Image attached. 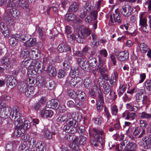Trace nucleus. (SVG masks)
I'll return each instance as SVG.
<instances>
[{
	"mask_svg": "<svg viewBox=\"0 0 151 151\" xmlns=\"http://www.w3.org/2000/svg\"><path fill=\"white\" fill-rule=\"evenodd\" d=\"M77 126L78 123L76 120L68 117V119L66 120V125L63 127V129L66 132L74 133L76 132Z\"/></svg>",
	"mask_w": 151,
	"mask_h": 151,
	"instance_id": "1",
	"label": "nucleus"
},
{
	"mask_svg": "<svg viewBox=\"0 0 151 151\" xmlns=\"http://www.w3.org/2000/svg\"><path fill=\"white\" fill-rule=\"evenodd\" d=\"M86 138L84 136H80L79 138L75 136L72 141V143L68 145L69 147L74 150H77L78 149L79 145H83L86 142Z\"/></svg>",
	"mask_w": 151,
	"mask_h": 151,
	"instance_id": "2",
	"label": "nucleus"
},
{
	"mask_svg": "<svg viewBox=\"0 0 151 151\" xmlns=\"http://www.w3.org/2000/svg\"><path fill=\"white\" fill-rule=\"evenodd\" d=\"M42 64L41 63L35 60L28 68L27 74L32 76H35L39 70H41Z\"/></svg>",
	"mask_w": 151,
	"mask_h": 151,
	"instance_id": "3",
	"label": "nucleus"
},
{
	"mask_svg": "<svg viewBox=\"0 0 151 151\" xmlns=\"http://www.w3.org/2000/svg\"><path fill=\"white\" fill-rule=\"evenodd\" d=\"M13 111L10 113L11 118L15 121V125L17 127L19 124L23 122V121L20 117L19 109L17 106H14L13 108Z\"/></svg>",
	"mask_w": 151,
	"mask_h": 151,
	"instance_id": "4",
	"label": "nucleus"
},
{
	"mask_svg": "<svg viewBox=\"0 0 151 151\" xmlns=\"http://www.w3.org/2000/svg\"><path fill=\"white\" fill-rule=\"evenodd\" d=\"M36 83L40 86H45L48 88L50 90L53 89L55 86L54 82L52 81H49V82H45L44 81L43 78L41 76H38L36 80Z\"/></svg>",
	"mask_w": 151,
	"mask_h": 151,
	"instance_id": "5",
	"label": "nucleus"
},
{
	"mask_svg": "<svg viewBox=\"0 0 151 151\" xmlns=\"http://www.w3.org/2000/svg\"><path fill=\"white\" fill-rule=\"evenodd\" d=\"M137 93L135 96V99L137 102H139L141 101L142 104L146 103L147 101V96L143 95L144 90L143 89L137 88L136 90Z\"/></svg>",
	"mask_w": 151,
	"mask_h": 151,
	"instance_id": "6",
	"label": "nucleus"
},
{
	"mask_svg": "<svg viewBox=\"0 0 151 151\" xmlns=\"http://www.w3.org/2000/svg\"><path fill=\"white\" fill-rule=\"evenodd\" d=\"M139 26L140 27L139 28V29L142 32L147 33L148 30L146 28L147 19L144 16V13H140L139 14Z\"/></svg>",
	"mask_w": 151,
	"mask_h": 151,
	"instance_id": "7",
	"label": "nucleus"
},
{
	"mask_svg": "<svg viewBox=\"0 0 151 151\" xmlns=\"http://www.w3.org/2000/svg\"><path fill=\"white\" fill-rule=\"evenodd\" d=\"M110 21L112 24H114V21L120 24L122 23V19L121 15L118 9H116L114 12L112 14H111L110 16Z\"/></svg>",
	"mask_w": 151,
	"mask_h": 151,
	"instance_id": "8",
	"label": "nucleus"
},
{
	"mask_svg": "<svg viewBox=\"0 0 151 151\" xmlns=\"http://www.w3.org/2000/svg\"><path fill=\"white\" fill-rule=\"evenodd\" d=\"M93 130L94 132L93 133V136L96 140H92L91 142L92 145L97 146L98 145V141L99 139L100 135H103L104 132L99 129L96 128H93Z\"/></svg>",
	"mask_w": 151,
	"mask_h": 151,
	"instance_id": "9",
	"label": "nucleus"
},
{
	"mask_svg": "<svg viewBox=\"0 0 151 151\" xmlns=\"http://www.w3.org/2000/svg\"><path fill=\"white\" fill-rule=\"evenodd\" d=\"M133 11L132 7L128 5L123 6L121 10L122 14L125 17L130 16L132 14Z\"/></svg>",
	"mask_w": 151,
	"mask_h": 151,
	"instance_id": "10",
	"label": "nucleus"
},
{
	"mask_svg": "<svg viewBox=\"0 0 151 151\" xmlns=\"http://www.w3.org/2000/svg\"><path fill=\"white\" fill-rule=\"evenodd\" d=\"M35 53V49H32L30 51L28 49H24L22 51L21 55L24 59H32L33 58V55Z\"/></svg>",
	"mask_w": 151,
	"mask_h": 151,
	"instance_id": "11",
	"label": "nucleus"
},
{
	"mask_svg": "<svg viewBox=\"0 0 151 151\" xmlns=\"http://www.w3.org/2000/svg\"><path fill=\"white\" fill-rule=\"evenodd\" d=\"M1 64L5 66V69L7 70L11 69L13 67V63L9 58L4 57L1 60Z\"/></svg>",
	"mask_w": 151,
	"mask_h": 151,
	"instance_id": "12",
	"label": "nucleus"
},
{
	"mask_svg": "<svg viewBox=\"0 0 151 151\" xmlns=\"http://www.w3.org/2000/svg\"><path fill=\"white\" fill-rule=\"evenodd\" d=\"M116 56L117 57L118 59L122 61L127 60L129 58V54L127 51H122L116 52Z\"/></svg>",
	"mask_w": 151,
	"mask_h": 151,
	"instance_id": "13",
	"label": "nucleus"
},
{
	"mask_svg": "<svg viewBox=\"0 0 151 151\" xmlns=\"http://www.w3.org/2000/svg\"><path fill=\"white\" fill-rule=\"evenodd\" d=\"M34 91V88L32 86H28L25 88L24 90L23 88L20 89V91L22 92H25L26 96L27 97H30L32 96L33 94Z\"/></svg>",
	"mask_w": 151,
	"mask_h": 151,
	"instance_id": "14",
	"label": "nucleus"
},
{
	"mask_svg": "<svg viewBox=\"0 0 151 151\" xmlns=\"http://www.w3.org/2000/svg\"><path fill=\"white\" fill-rule=\"evenodd\" d=\"M53 112L50 109H47L44 108L40 112V116L43 118H51L53 115Z\"/></svg>",
	"mask_w": 151,
	"mask_h": 151,
	"instance_id": "15",
	"label": "nucleus"
},
{
	"mask_svg": "<svg viewBox=\"0 0 151 151\" xmlns=\"http://www.w3.org/2000/svg\"><path fill=\"white\" fill-rule=\"evenodd\" d=\"M59 101L57 100L52 99L47 103L46 106L52 109H56L59 107Z\"/></svg>",
	"mask_w": 151,
	"mask_h": 151,
	"instance_id": "16",
	"label": "nucleus"
},
{
	"mask_svg": "<svg viewBox=\"0 0 151 151\" xmlns=\"http://www.w3.org/2000/svg\"><path fill=\"white\" fill-rule=\"evenodd\" d=\"M77 62L79 66L83 69H86L88 67L86 61V58L85 57H83L82 58H77Z\"/></svg>",
	"mask_w": 151,
	"mask_h": 151,
	"instance_id": "17",
	"label": "nucleus"
},
{
	"mask_svg": "<svg viewBox=\"0 0 151 151\" xmlns=\"http://www.w3.org/2000/svg\"><path fill=\"white\" fill-rule=\"evenodd\" d=\"M58 49L60 52H65L68 50L71 52L69 46L64 42H62L58 46Z\"/></svg>",
	"mask_w": 151,
	"mask_h": 151,
	"instance_id": "18",
	"label": "nucleus"
},
{
	"mask_svg": "<svg viewBox=\"0 0 151 151\" xmlns=\"http://www.w3.org/2000/svg\"><path fill=\"white\" fill-rule=\"evenodd\" d=\"M19 35L16 34L12 36L9 40V43L12 46H16L17 40L19 41Z\"/></svg>",
	"mask_w": 151,
	"mask_h": 151,
	"instance_id": "19",
	"label": "nucleus"
},
{
	"mask_svg": "<svg viewBox=\"0 0 151 151\" xmlns=\"http://www.w3.org/2000/svg\"><path fill=\"white\" fill-rule=\"evenodd\" d=\"M7 85L9 88H12L15 86L17 83L16 80L13 79L12 77L10 76H8L6 79Z\"/></svg>",
	"mask_w": 151,
	"mask_h": 151,
	"instance_id": "20",
	"label": "nucleus"
},
{
	"mask_svg": "<svg viewBox=\"0 0 151 151\" xmlns=\"http://www.w3.org/2000/svg\"><path fill=\"white\" fill-rule=\"evenodd\" d=\"M137 146V145L135 143L129 142L126 145L124 151H135Z\"/></svg>",
	"mask_w": 151,
	"mask_h": 151,
	"instance_id": "21",
	"label": "nucleus"
},
{
	"mask_svg": "<svg viewBox=\"0 0 151 151\" xmlns=\"http://www.w3.org/2000/svg\"><path fill=\"white\" fill-rule=\"evenodd\" d=\"M24 132L23 129H22V127L19 126L15 128L13 134L15 137H19L22 136Z\"/></svg>",
	"mask_w": 151,
	"mask_h": 151,
	"instance_id": "22",
	"label": "nucleus"
},
{
	"mask_svg": "<svg viewBox=\"0 0 151 151\" xmlns=\"http://www.w3.org/2000/svg\"><path fill=\"white\" fill-rule=\"evenodd\" d=\"M81 81V78L79 77H71L69 81L70 85L72 87L76 86Z\"/></svg>",
	"mask_w": 151,
	"mask_h": 151,
	"instance_id": "23",
	"label": "nucleus"
},
{
	"mask_svg": "<svg viewBox=\"0 0 151 151\" xmlns=\"http://www.w3.org/2000/svg\"><path fill=\"white\" fill-rule=\"evenodd\" d=\"M37 43V40L35 38H31L29 40L26 41L24 43V46L27 47H34Z\"/></svg>",
	"mask_w": 151,
	"mask_h": 151,
	"instance_id": "24",
	"label": "nucleus"
},
{
	"mask_svg": "<svg viewBox=\"0 0 151 151\" xmlns=\"http://www.w3.org/2000/svg\"><path fill=\"white\" fill-rule=\"evenodd\" d=\"M46 71L50 76H54L56 73L55 68L51 65H50L47 67Z\"/></svg>",
	"mask_w": 151,
	"mask_h": 151,
	"instance_id": "25",
	"label": "nucleus"
},
{
	"mask_svg": "<svg viewBox=\"0 0 151 151\" xmlns=\"http://www.w3.org/2000/svg\"><path fill=\"white\" fill-rule=\"evenodd\" d=\"M78 4L76 2H73L70 6L68 10L70 12H75L78 10Z\"/></svg>",
	"mask_w": 151,
	"mask_h": 151,
	"instance_id": "26",
	"label": "nucleus"
},
{
	"mask_svg": "<svg viewBox=\"0 0 151 151\" xmlns=\"http://www.w3.org/2000/svg\"><path fill=\"white\" fill-rule=\"evenodd\" d=\"M118 74L115 70H114L113 73L111 74L109 81L111 85H113L114 83L116 82L118 78Z\"/></svg>",
	"mask_w": 151,
	"mask_h": 151,
	"instance_id": "27",
	"label": "nucleus"
},
{
	"mask_svg": "<svg viewBox=\"0 0 151 151\" xmlns=\"http://www.w3.org/2000/svg\"><path fill=\"white\" fill-rule=\"evenodd\" d=\"M1 31L2 32L5 37H7L9 35V31L8 28L6 26H5L4 23H1L0 24Z\"/></svg>",
	"mask_w": 151,
	"mask_h": 151,
	"instance_id": "28",
	"label": "nucleus"
},
{
	"mask_svg": "<svg viewBox=\"0 0 151 151\" xmlns=\"http://www.w3.org/2000/svg\"><path fill=\"white\" fill-rule=\"evenodd\" d=\"M56 133L55 132H50L48 129H45L43 132L44 137L48 139H52V135H55Z\"/></svg>",
	"mask_w": 151,
	"mask_h": 151,
	"instance_id": "29",
	"label": "nucleus"
},
{
	"mask_svg": "<svg viewBox=\"0 0 151 151\" xmlns=\"http://www.w3.org/2000/svg\"><path fill=\"white\" fill-rule=\"evenodd\" d=\"M37 151H45L46 147L45 144L41 142H39L37 144Z\"/></svg>",
	"mask_w": 151,
	"mask_h": 151,
	"instance_id": "30",
	"label": "nucleus"
},
{
	"mask_svg": "<svg viewBox=\"0 0 151 151\" xmlns=\"http://www.w3.org/2000/svg\"><path fill=\"white\" fill-rule=\"evenodd\" d=\"M88 63L90 66L93 68L95 67L97 65V61L96 59L92 56L89 58Z\"/></svg>",
	"mask_w": 151,
	"mask_h": 151,
	"instance_id": "31",
	"label": "nucleus"
},
{
	"mask_svg": "<svg viewBox=\"0 0 151 151\" xmlns=\"http://www.w3.org/2000/svg\"><path fill=\"white\" fill-rule=\"evenodd\" d=\"M76 15L73 13L67 14L65 15V19L68 21H73L77 19Z\"/></svg>",
	"mask_w": 151,
	"mask_h": 151,
	"instance_id": "32",
	"label": "nucleus"
},
{
	"mask_svg": "<svg viewBox=\"0 0 151 151\" xmlns=\"http://www.w3.org/2000/svg\"><path fill=\"white\" fill-rule=\"evenodd\" d=\"M70 37L73 40H76L78 43H81L83 41L80 34L78 33H76L75 35H70Z\"/></svg>",
	"mask_w": 151,
	"mask_h": 151,
	"instance_id": "33",
	"label": "nucleus"
},
{
	"mask_svg": "<svg viewBox=\"0 0 151 151\" xmlns=\"http://www.w3.org/2000/svg\"><path fill=\"white\" fill-rule=\"evenodd\" d=\"M28 145L29 149H34V147L35 144L36 140L34 138H29L27 140Z\"/></svg>",
	"mask_w": 151,
	"mask_h": 151,
	"instance_id": "34",
	"label": "nucleus"
},
{
	"mask_svg": "<svg viewBox=\"0 0 151 151\" xmlns=\"http://www.w3.org/2000/svg\"><path fill=\"white\" fill-rule=\"evenodd\" d=\"M140 51L142 53H146L149 50V48L147 45L144 43H140L139 46Z\"/></svg>",
	"mask_w": 151,
	"mask_h": 151,
	"instance_id": "35",
	"label": "nucleus"
},
{
	"mask_svg": "<svg viewBox=\"0 0 151 151\" xmlns=\"http://www.w3.org/2000/svg\"><path fill=\"white\" fill-rule=\"evenodd\" d=\"M18 5L21 8L24 9H27L28 8V4L25 0H18Z\"/></svg>",
	"mask_w": 151,
	"mask_h": 151,
	"instance_id": "36",
	"label": "nucleus"
},
{
	"mask_svg": "<svg viewBox=\"0 0 151 151\" xmlns=\"http://www.w3.org/2000/svg\"><path fill=\"white\" fill-rule=\"evenodd\" d=\"M91 32V31L88 29H85L84 31H81V36L82 40L87 36L89 35Z\"/></svg>",
	"mask_w": 151,
	"mask_h": 151,
	"instance_id": "37",
	"label": "nucleus"
},
{
	"mask_svg": "<svg viewBox=\"0 0 151 151\" xmlns=\"http://www.w3.org/2000/svg\"><path fill=\"white\" fill-rule=\"evenodd\" d=\"M9 13L13 17H15L19 16L20 14L19 12L15 8L11 9Z\"/></svg>",
	"mask_w": 151,
	"mask_h": 151,
	"instance_id": "38",
	"label": "nucleus"
},
{
	"mask_svg": "<svg viewBox=\"0 0 151 151\" xmlns=\"http://www.w3.org/2000/svg\"><path fill=\"white\" fill-rule=\"evenodd\" d=\"M84 85L86 88H90L91 85V81L88 77H87L84 79Z\"/></svg>",
	"mask_w": 151,
	"mask_h": 151,
	"instance_id": "39",
	"label": "nucleus"
},
{
	"mask_svg": "<svg viewBox=\"0 0 151 151\" xmlns=\"http://www.w3.org/2000/svg\"><path fill=\"white\" fill-rule=\"evenodd\" d=\"M19 41H27L31 39V36L27 34H25L20 35H19Z\"/></svg>",
	"mask_w": 151,
	"mask_h": 151,
	"instance_id": "40",
	"label": "nucleus"
},
{
	"mask_svg": "<svg viewBox=\"0 0 151 151\" xmlns=\"http://www.w3.org/2000/svg\"><path fill=\"white\" fill-rule=\"evenodd\" d=\"M79 73V71L78 68L71 69L70 72V76L71 77H77Z\"/></svg>",
	"mask_w": 151,
	"mask_h": 151,
	"instance_id": "41",
	"label": "nucleus"
},
{
	"mask_svg": "<svg viewBox=\"0 0 151 151\" xmlns=\"http://www.w3.org/2000/svg\"><path fill=\"white\" fill-rule=\"evenodd\" d=\"M22 127V129H23L24 132L25 130H27L30 126V123L29 121L26 120L24 121V123L21 125L19 126Z\"/></svg>",
	"mask_w": 151,
	"mask_h": 151,
	"instance_id": "42",
	"label": "nucleus"
},
{
	"mask_svg": "<svg viewBox=\"0 0 151 151\" xmlns=\"http://www.w3.org/2000/svg\"><path fill=\"white\" fill-rule=\"evenodd\" d=\"M77 98L79 100L81 101H83L85 100L86 98V95L83 92H82L77 95Z\"/></svg>",
	"mask_w": 151,
	"mask_h": 151,
	"instance_id": "43",
	"label": "nucleus"
},
{
	"mask_svg": "<svg viewBox=\"0 0 151 151\" xmlns=\"http://www.w3.org/2000/svg\"><path fill=\"white\" fill-rule=\"evenodd\" d=\"M136 117V115L135 113H128L127 114V116L125 118L127 119L133 120Z\"/></svg>",
	"mask_w": 151,
	"mask_h": 151,
	"instance_id": "44",
	"label": "nucleus"
},
{
	"mask_svg": "<svg viewBox=\"0 0 151 151\" xmlns=\"http://www.w3.org/2000/svg\"><path fill=\"white\" fill-rule=\"evenodd\" d=\"M104 93L105 95L107 94L110 91V86L108 83H106L104 86Z\"/></svg>",
	"mask_w": 151,
	"mask_h": 151,
	"instance_id": "45",
	"label": "nucleus"
},
{
	"mask_svg": "<svg viewBox=\"0 0 151 151\" xmlns=\"http://www.w3.org/2000/svg\"><path fill=\"white\" fill-rule=\"evenodd\" d=\"M116 97L117 95L115 94V92H113L111 91H110V93L109 96L107 97V99L106 98V99L108 100L110 99L112 100H114Z\"/></svg>",
	"mask_w": 151,
	"mask_h": 151,
	"instance_id": "46",
	"label": "nucleus"
},
{
	"mask_svg": "<svg viewBox=\"0 0 151 151\" xmlns=\"http://www.w3.org/2000/svg\"><path fill=\"white\" fill-rule=\"evenodd\" d=\"M139 117L142 119H151V114L143 112L140 114Z\"/></svg>",
	"mask_w": 151,
	"mask_h": 151,
	"instance_id": "47",
	"label": "nucleus"
},
{
	"mask_svg": "<svg viewBox=\"0 0 151 151\" xmlns=\"http://www.w3.org/2000/svg\"><path fill=\"white\" fill-rule=\"evenodd\" d=\"M96 90V87H95L91 88L89 91V95L92 98H94L96 97L95 92Z\"/></svg>",
	"mask_w": 151,
	"mask_h": 151,
	"instance_id": "48",
	"label": "nucleus"
},
{
	"mask_svg": "<svg viewBox=\"0 0 151 151\" xmlns=\"http://www.w3.org/2000/svg\"><path fill=\"white\" fill-rule=\"evenodd\" d=\"M93 120L95 124L99 125L103 122V118L101 117H99L93 118Z\"/></svg>",
	"mask_w": 151,
	"mask_h": 151,
	"instance_id": "49",
	"label": "nucleus"
},
{
	"mask_svg": "<svg viewBox=\"0 0 151 151\" xmlns=\"http://www.w3.org/2000/svg\"><path fill=\"white\" fill-rule=\"evenodd\" d=\"M66 75V73L64 70L62 69L60 70L58 73V77L61 78L64 77Z\"/></svg>",
	"mask_w": 151,
	"mask_h": 151,
	"instance_id": "50",
	"label": "nucleus"
},
{
	"mask_svg": "<svg viewBox=\"0 0 151 151\" xmlns=\"http://www.w3.org/2000/svg\"><path fill=\"white\" fill-rule=\"evenodd\" d=\"M28 77V81H27V83L29 84H33L35 82V76L28 75L27 74ZM27 81L28 80H27Z\"/></svg>",
	"mask_w": 151,
	"mask_h": 151,
	"instance_id": "51",
	"label": "nucleus"
},
{
	"mask_svg": "<svg viewBox=\"0 0 151 151\" xmlns=\"http://www.w3.org/2000/svg\"><path fill=\"white\" fill-rule=\"evenodd\" d=\"M4 20L7 24H12L13 21L12 19L9 16H5L4 18Z\"/></svg>",
	"mask_w": 151,
	"mask_h": 151,
	"instance_id": "52",
	"label": "nucleus"
},
{
	"mask_svg": "<svg viewBox=\"0 0 151 151\" xmlns=\"http://www.w3.org/2000/svg\"><path fill=\"white\" fill-rule=\"evenodd\" d=\"M70 63L68 61L65 60L63 63V68L65 70H68L70 68Z\"/></svg>",
	"mask_w": 151,
	"mask_h": 151,
	"instance_id": "53",
	"label": "nucleus"
},
{
	"mask_svg": "<svg viewBox=\"0 0 151 151\" xmlns=\"http://www.w3.org/2000/svg\"><path fill=\"white\" fill-rule=\"evenodd\" d=\"M145 85L147 90L151 91V80L146 81L145 82Z\"/></svg>",
	"mask_w": 151,
	"mask_h": 151,
	"instance_id": "54",
	"label": "nucleus"
},
{
	"mask_svg": "<svg viewBox=\"0 0 151 151\" xmlns=\"http://www.w3.org/2000/svg\"><path fill=\"white\" fill-rule=\"evenodd\" d=\"M141 132V129L138 127H135L133 132V135L134 136H137Z\"/></svg>",
	"mask_w": 151,
	"mask_h": 151,
	"instance_id": "55",
	"label": "nucleus"
},
{
	"mask_svg": "<svg viewBox=\"0 0 151 151\" xmlns=\"http://www.w3.org/2000/svg\"><path fill=\"white\" fill-rule=\"evenodd\" d=\"M68 94L69 96L72 98H76L77 95L76 92L72 90L69 91L68 92Z\"/></svg>",
	"mask_w": 151,
	"mask_h": 151,
	"instance_id": "56",
	"label": "nucleus"
},
{
	"mask_svg": "<svg viewBox=\"0 0 151 151\" xmlns=\"http://www.w3.org/2000/svg\"><path fill=\"white\" fill-rule=\"evenodd\" d=\"M140 126L142 129L145 128L147 125V123L146 121L142 119L139 120Z\"/></svg>",
	"mask_w": 151,
	"mask_h": 151,
	"instance_id": "57",
	"label": "nucleus"
},
{
	"mask_svg": "<svg viewBox=\"0 0 151 151\" xmlns=\"http://www.w3.org/2000/svg\"><path fill=\"white\" fill-rule=\"evenodd\" d=\"M104 102L102 101H96V105L97 109L98 110H101L102 109L103 106Z\"/></svg>",
	"mask_w": 151,
	"mask_h": 151,
	"instance_id": "58",
	"label": "nucleus"
},
{
	"mask_svg": "<svg viewBox=\"0 0 151 151\" xmlns=\"http://www.w3.org/2000/svg\"><path fill=\"white\" fill-rule=\"evenodd\" d=\"M99 63L97 67V70H99L101 68L105 66L104 65L103 61L102 60L101 58H99Z\"/></svg>",
	"mask_w": 151,
	"mask_h": 151,
	"instance_id": "59",
	"label": "nucleus"
},
{
	"mask_svg": "<svg viewBox=\"0 0 151 151\" xmlns=\"http://www.w3.org/2000/svg\"><path fill=\"white\" fill-rule=\"evenodd\" d=\"M68 116H67L65 115L59 116L57 119V121L60 122H66V120L68 119Z\"/></svg>",
	"mask_w": 151,
	"mask_h": 151,
	"instance_id": "60",
	"label": "nucleus"
},
{
	"mask_svg": "<svg viewBox=\"0 0 151 151\" xmlns=\"http://www.w3.org/2000/svg\"><path fill=\"white\" fill-rule=\"evenodd\" d=\"M118 109L116 105H114L111 108V113L114 115H116L117 113Z\"/></svg>",
	"mask_w": 151,
	"mask_h": 151,
	"instance_id": "61",
	"label": "nucleus"
},
{
	"mask_svg": "<svg viewBox=\"0 0 151 151\" xmlns=\"http://www.w3.org/2000/svg\"><path fill=\"white\" fill-rule=\"evenodd\" d=\"M15 0H9L7 4L8 7H14L16 6V2L14 1Z\"/></svg>",
	"mask_w": 151,
	"mask_h": 151,
	"instance_id": "62",
	"label": "nucleus"
},
{
	"mask_svg": "<svg viewBox=\"0 0 151 151\" xmlns=\"http://www.w3.org/2000/svg\"><path fill=\"white\" fill-rule=\"evenodd\" d=\"M13 145L12 143H9L6 145L5 149L8 151H11L13 149Z\"/></svg>",
	"mask_w": 151,
	"mask_h": 151,
	"instance_id": "63",
	"label": "nucleus"
},
{
	"mask_svg": "<svg viewBox=\"0 0 151 151\" xmlns=\"http://www.w3.org/2000/svg\"><path fill=\"white\" fill-rule=\"evenodd\" d=\"M73 55L74 56L81 57L83 56V54L82 52L80 51H76L74 52L73 51Z\"/></svg>",
	"mask_w": 151,
	"mask_h": 151,
	"instance_id": "64",
	"label": "nucleus"
}]
</instances>
